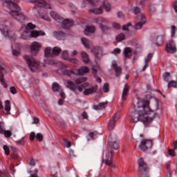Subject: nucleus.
Returning <instances> with one entry per match:
<instances>
[{
  "label": "nucleus",
  "mask_w": 177,
  "mask_h": 177,
  "mask_svg": "<svg viewBox=\"0 0 177 177\" xmlns=\"http://www.w3.org/2000/svg\"><path fill=\"white\" fill-rule=\"evenodd\" d=\"M150 102L148 100H138L137 104L134 105L133 111L129 113L128 118L133 124L142 122L145 127H149L153 122L158 114L150 109Z\"/></svg>",
  "instance_id": "1"
},
{
  "label": "nucleus",
  "mask_w": 177,
  "mask_h": 177,
  "mask_svg": "<svg viewBox=\"0 0 177 177\" xmlns=\"http://www.w3.org/2000/svg\"><path fill=\"white\" fill-rule=\"evenodd\" d=\"M7 4L8 9H10V15L15 20L19 23H24L27 21L28 19L24 14L21 13L20 6L15 3L12 2L10 0H1Z\"/></svg>",
  "instance_id": "2"
},
{
  "label": "nucleus",
  "mask_w": 177,
  "mask_h": 177,
  "mask_svg": "<svg viewBox=\"0 0 177 177\" xmlns=\"http://www.w3.org/2000/svg\"><path fill=\"white\" fill-rule=\"evenodd\" d=\"M34 28H35V25L32 24V23H28L26 27V30L22 32L21 38L22 39H28V38H37L39 35H45V32L42 30L30 31V30H34Z\"/></svg>",
  "instance_id": "3"
},
{
  "label": "nucleus",
  "mask_w": 177,
  "mask_h": 177,
  "mask_svg": "<svg viewBox=\"0 0 177 177\" xmlns=\"http://www.w3.org/2000/svg\"><path fill=\"white\" fill-rule=\"evenodd\" d=\"M51 17L55 20H57L59 23H62V27L64 30H67V28H70V27H73L74 26V21L69 19H63V18L60 17V15L56 13L55 12H51L50 13Z\"/></svg>",
  "instance_id": "4"
},
{
  "label": "nucleus",
  "mask_w": 177,
  "mask_h": 177,
  "mask_svg": "<svg viewBox=\"0 0 177 177\" xmlns=\"http://www.w3.org/2000/svg\"><path fill=\"white\" fill-rule=\"evenodd\" d=\"M138 165L140 176H150V168H149V165L145 161V158H140L138 160Z\"/></svg>",
  "instance_id": "5"
},
{
  "label": "nucleus",
  "mask_w": 177,
  "mask_h": 177,
  "mask_svg": "<svg viewBox=\"0 0 177 177\" xmlns=\"http://www.w3.org/2000/svg\"><path fill=\"white\" fill-rule=\"evenodd\" d=\"M24 59L28 64V68L32 73H37L41 67V63L34 57H30L27 55L24 57Z\"/></svg>",
  "instance_id": "6"
},
{
  "label": "nucleus",
  "mask_w": 177,
  "mask_h": 177,
  "mask_svg": "<svg viewBox=\"0 0 177 177\" xmlns=\"http://www.w3.org/2000/svg\"><path fill=\"white\" fill-rule=\"evenodd\" d=\"M31 3H35L36 6L33 7L35 13L39 15V8H44V9H52L50 3L46 2V0H30ZM37 10V12H35Z\"/></svg>",
  "instance_id": "7"
},
{
  "label": "nucleus",
  "mask_w": 177,
  "mask_h": 177,
  "mask_svg": "<svg viewBox=\"0 0 177 177\" xmlns=\"http://www.w3.org/2000/svg\"><path fill=\"white\" fill-rule=\"evenodd\" d=\"M77 91L79 92H82L85 96H88V95H92L93 93H96V91H97V86H92L91 88H89V83L84 82L81 84V86H78Z\"/></svg>",
  "instance_id": "8"
},
{
  "label": "nucleus",
  "mask_w": 177,
  "mask_h": 177,
  "mask_svg": "<svg viewBox=\"0 0 177 177\" xmlns=\"http://www.w3.org/2000/svg\"><path fill=\"white\" fill-rule=\"evenodd\" d=\"M113 150H106L105 153V157L103 158L102 162L109 167L111 169H113V168H116L115 164L113 162L112 158H113Z\"/></svg>",
  "instance_id": "9"
},
{
  "label": "nucleus",
  "mask_w": 177,
  "mask_h": 177,
  "mask_svg": "<svg viewBox=\"0 0 177 177\" xmlns=\"http://www.w3.org/2000/svg\"><path fill=\"white\" fill-rule=\"evenodd\" d=\"M152 146H153V140L143 139L140 142V144L139 145L138 147L140 150H141L142 151H146V150H148V149H151Z\"/></svg>",
  "instance_id": "10"
},
{
  "label": "nucleus",
  "mask_w": 177,
  "mask_h": 177,
  "mask_svg": "<svg viewBox=\"0 0 177 177\" xmlns=\"http://www.w3.org/2000/svg\"><path fill=\"white\" fill-rule=\"evenodd\" d=\"M41 46L42 44L37 41H33L32 43L30 46V52L32 56H37V55H38V53L39 52Z\"/></svg>",
  "instance_id": "11"
},
{
  "label": "nucleus",
  "mask_w": 177,
  "mask_h": 177,
  "mask_svg": "<svg viewBox=\"0 0 177 177\" xmlns=\"http://www.w3.org/2000/svg\"><path fill=\"white\" fill-rule=\"evenodd\" d=\"M165 50L167 53H175L176 52V45L174 40H170L167 42L165 47Z\"/></svg>",
  "instance_id": "12"
},
{
  "label": "nucleus",
  "mask_w": 177,
  "mask_h": 177,
  "mask_svg": "<svg viewBox=\"0 0 177 177\" xmlns=\"http://www.w3.org/2000/svg\"><path fill=\"white\" fill-rule=\"evenodd\" d=\"M119 119H120V115H118V113H115L113 115L109 122L108 123L109 131H113V129H114V127H115V122H117Z\"/></svg>",
  "instance_id": "13"
},
{
  "label": "nucleus",
  "mask_w": 177,
  "mask_h": 177,
  "mask_svg": "<svg viewBox=\"0 0 177 177\" xmlns=\"http://www.w3.org/2000/svg\"><path fill=\"white\" fill-rule=\"evenodd\" d=\"M109 145L113 150H118L120 146H118V140H117V136H114L113 138H110Z\"/></svg>",
  "instance_id": "14"
},
{
  "label": "nucleus",
  "mask_w": 177,
  "mask_h": 177,
  "mask_svg": "<svg viewBox=\"0 0 177 177\" xmlns=\"http://www.w3.org/2000/svg\"><path fill=\"white\" fill-rule=\"evenodd\" d=\"M89 73V68L86 66H82L80 68L75 69V75H84Z\"/></svg>",
  "instance_id": "15"
},
{
  "label": "nucleus",
  "mask_w": 177,
  "mask_h": 177,
  "mask_svg": "<svg viewBox=\"0 0 177 177\" xmlns=\"http://www.w3.org/2000/svg\"><path fill=\"white\" fill-rule=\"evenodd\" d=\"M1 32L3 37L7 38L8 39H11V38H13L12 34L10 33V29L6 26H3L1 29Z\"/></svg>",
  "instance_id": "16"
},
{
  "label": "nucleus",
  "mask_w": 177,
  "mask_h": 177,
  "mask_svg": "<svg viewBox=\"0 0 177 177\" xmlns=\"http://www.w3.org/2000/svg\"><path fill=\"white\" fill-rule=\"evenodd\" d=\"M145 23H146V18L145 17V15H142L141 21L137 22L134 25L135 30H141L142 27H143V26H145Z\"/></svg>",
  "instance_id": "17"
},
{
  "label": "nucleus",
  "mask_w": 177,
  "mask_h": 177,
  "mask_svg": "<svg viewBox=\"0 0 177 177\" xmlns=\"http://www.w3.org/2000/svg\"><path fill=\"white\" fill-rule=\"evenodd\" d=\"M112 67L113 70H115V77H118L119 75H121V73H122V68H121V66L117 64V62H113Z\"/></svg>",
  "instance_id": "18"
},
{
  "label": "nucleus",
  "mask_w": 177,
  "mask_h": 177,
  "mask_svg": "<svg viewBox=\"0 0 177 177\" xmlns=\"http://www.w3.org/2000/svg\"><path fill=\"white\" fill-rule=\"evenodd\" d=\"M155 41H156V44L158 46H161V45H162L164 42V36H162V35H156Z\"/></svg>",
  "instance_id": "19"
},
{
  "label": "nucleus",
  "mask_w": 177,
  "mask_h": 177,
  "mask_svg": "<svg viewBox=\"0 0 177 177\" xmlns=\"http://www.w3.org/2000/svg\"><path fill=\"white\" fill-rule=\"evenodd\" d=\"M45 57H53V48L50 47H46L44 49Z\"/></svg>",
  "instance_id": "20"
},
{
  "label": "nucleus",
  "mask_w": 177,
  "mask_h": 177,
  "mask_svg": "<svg viewBox=\"0 0 177 177\" xmlns=\"http://www.w3.org/2000/svg\"><path fill=\"white\" fill-rule=\"evenodd\" d=\"M96 31V28L95 26H86L84 30L85 35H89V34H93Z\"/></svg>",
  "instance_id": "21"
},
{
  "label": "nucleus",
  "mask_w": 177,
  "mask_h": 177,
  "mask_svg": "<svg viewBox=\"0 0 177 177\" xmlns=\"http://www.w3.org/2000/svg\"><path fill=\"white\" fill-rule=\"evenodd\" d=\"M65 85L67 88L71 89V91H75V90L77 89V87L75 86V84H74L71 80H67L66 82L65 83Z\"/></svg>",
  "instance_id": "22"
},
{
  "label": "nucleus",
  "mask_w": 177,
  "mask_h": 177,
  "mask_svg": "<svg viewBox=\"0 0 177 177\" xmlns=\"http://www.w3.org/2000/svg\"><path fill=\"white\" fill-rule=\"evenodd\" d=\"M106 106H107V102H100L97 105H93V110H103V109H106Z\"/></svg>",
  "instance_id": "23"
},
{
  "label": "nucleus",
  "mask_w": 177,
  "mask_h": 177,
  "mask_svg": "<svg viewBox=\"0 0 177 177\" xmlns=\"http://www.w3.org/2000/svg\"><path fill=\"white\" fill-rule=\"evenodd\" d=\"M4 114L6 115H10V101L6 100L5 102V111Z\"/></svg>",
  "instance_id": "24"
},
{
  "label": "nucleus",
  "mask_w": 177,
  "mask_h": 177,
  "mask_svg": "<svg viewBox=\"0 0 177 177\" xmlns=\"http://www.w3.org/2000/svg\"><path fill=\"white\" fill-rule=\"evenodd\" d=\"M132 56V50H131V48H126L124 50V57L125 59H129Z\"/></svg>",
  "instance_id": "25"
},
{
  "label": "nucleus",
  "mask_w": 177,
  "mask_h": 177,
  "mask_svg": "<svg viewBox=\"0 0 177 177\" xmlns=\"http://www.w3.org/2000/svg\"><path fill=\"white\" fill-rule=\"evenodd\" d=\"M129 94V87L126 86L122 91V100L124 102L127 100V97H128V95Z\"/></svg>",
  "instance_id": "26"
},
{
  "label": "nucleus",
  "mask_w": 177,
  "mask_h": 177,
  "mask_svg": "<svg viewBox=\"0 0 177 177\" xmlns=\"http://www.w3.org/2000/svg\"><path fill=\"white\" fill-rule=\"evenodd\" d=\"M54 36L57 39H59V41H62V39H64V37H66V33L63 32H55L54 33Z\"/></svg>",
  "instance_id": "27"
},
{
  "label": "nucleus",
  "mask_w": 177,
  "mask_h": 177,
  "mask_svg": "<svg viewBox=\"0 0 177 177\" xmlns=\"http://www.w3.org/2000/svg\"><path fill=\"white\" fill-rule=\"evenodd\" d=\"M101 8L104 9L105 12H110L111 10V5L109 3V1H104Z\"/></svg>",
  "instance_id": "28"
},
{
  "label": "nucleus",
  "mask_w": 177,
  "mask_h": 177,
  "mask_svg": "<svg viewBox=\"0 0 177 177\" xmlns=\"http://www.w3.org/2000/svg\"><path fill=\"white\" fill-rule=\"evenodd\" d=\"M153 57L152 54H148L146 59H145V64L144 67L142 68V71H145L147 67H149V63H150V60H151V58Z\"/></svg>",
  "instance_id": "29"
},
{
  "label": "nucleus",
  "mask_w": 177,
  "mask_h": 177,
  "mask_svg": "<svg viewBox=\"0 0 177 177\" xmlns=\"http://www.w3.org/2000/svg\"><path fill=\"white\" fill-rule=\"evenodd\" d=\"M62 52V48L55 46L53 48V57H56V56H59L60 53Z\"/></svg>",
  "instance_id": "30"
},
{
  "label": "nucleus",
  "mask_w": 177,
  "mask_h": 177,
  "mask_svg": "<svg viewBox=\"0 0 177 177\" xmlns=\"http://www.w3.org/2000/svg\"><path fill=\"white\" fill-rule=\"evenodd\" d=\"M64 75H67L68 77H71L73 75H75V69L73 71V69L71 70H64L63 71Z\"/></svg>",
  "instance_id": "31"
},
{
  "label": "nucleus",
  "mask_w": 177,
  "mask_h": 177,
  "mask_svg": "<svg viewBox=\"0 0 177 177\" xmlns=\"http://www.w3.org/2000/svg\"><path fill=\"white\" fill-rule=\"evenodd\" d=\"M81 57L82 62L84 63H89V57L88 56V54L85 52H82L81 53Z\"/></svg>",
  "instance_id": "32"
},
{
  "label": "nucleus",
  "mask_w": 177,
  "mask_h": 177,
  "mask_svg": "<svg viewBox=\"0 0 177 177\" xmlns=\"http://www.w3.org/2000/svg\"><path fill=\"white\" fill-rule=\"evenodd\" d=\"M88 12H90V13H93L94 15H102V13H103V9L100 7L99 8L89 10Z\"/></svg>",
  "instance_id": "33"
},
{
  "label": "nucleus",
  "mask_w": 177,
  "mask_h": 177,
  "mask_svg": "<svg viewBox=\"0 0 177 177\" xmlns=\"http://www.w3.org/2000/svg\"><path fill=\"white\" fill-rule=\"evenodd\" d=\"M95 22L98 23V24L100 25V26H102L103 24H106L107 19H106L104 18L99 17L95 19Z\"/></svg>",
  "instance_id": "34"
},
{
  "label": "nucleus",
  "mask_w": 177,
  "mask_h": 177,
  "mask_svg": "<svg viewBox=\"0 0 177 177\" xmlns=\"http://www.w3.org/2000/svg\"><path fill=\"white\" fill-rule=\"evenodd\" d=\"M4 76L5 75L3 74V72L0 71V82L3 85V88H8V84H6V82H5V80H3Z\"/></svg>",
  "instance_id": "35"
},
{
  "label": "nucleus",
  "mask_w": 177,
  "mask_h": 177,
  "mask_svg": "<svg viewBox=\"0 0 177 177\" xmlns=\"http://www.w3.org/2000/svg\"><path fill=\"white\" fill-rule=\"evenodd\" d=\"M82 44L85 46V48H87L89 49V40H88L85 37H82L81 39Z\"/></svg>",
  "instance_id": "36"
},
{
  "label": "nucleus",
  "mask_w": 177,
  "mask_h": 177,
  "mask_svg": "<svg viewBox=\"0 0 177 177\" xmlns=\"http://www.w3.org/2000/svg\"><path fill=\"white\" fill-rule=\"evenodd\" d=\"M88 78L87 77H80L75 80V84L80 85V84H82V82H86Z\"/></svg>",
  "instance_id": "37"
},
{
  "label": "nucleus",
  "mask_w": 177,
  "mask_h": 177,
  "mask_svg": "<svg viewBox=\"0 0 177 177\" xmlns=\"http://www.w3.org/2000/svg\"><path fill=\"white\" fill-rule=\"evenodd\" d=\"M10 156L12 160H19V154H17V150L14 149L11 153Z\"/></svg>",
  "instance_id": "38"
},
{
  "label": "nucleus",
  "mask_w": 177,
  "mask_h": 177,
  "mask_svg": "<svg viewBox=\"0 0 177 177\" xmlns=\"http://www.w3.org/2000/svg\"><path fill=\"white\" fill-rule=\"evenodd\" d=\"M115 39L117 42H121V41H124V39H125V35L120 33L116 37Z\"/></svg>",
  "instance_id": "39"
},
{
  "label": "nucleus",
  "mask_w": 177,
  "mask_h": 177,
  "mask_svg": "<svg viewBox=\"0 0 177 177\" xmlns=\"http://www.w3.org/2000/svg\"><path fill=\"white\" fill-rule=\"evenodd\" d=\"M93 51L95 52V57L96 59H99V55H100V52H102V50L99 47H95Z\"/></svg>",
  "instance_id": "40"
},
{
  "label": "nucleus",
  "mask_w": 177,
  "mask_h": 177,
  "mask_svg": "<svg viewBox=\"0 0 177 177\" xmlns=\"http://www.w3.org/2000/svg\"><path fill=\"white\" fill-rule=\"evenodd\" d=\"M6 130V129L5 128V123L2 121H0V134H3V132H5Z\"/></svg>",
  "instance_id": "41"
},
{
  "label": "nucleus",
  "mask_w": 177,
  "mask_h": 177,
  "mask_svg": "<svg viewBox=\"0 0 177 177\" xmlns=\"http://www.w3.org/2000/svg\"><path fill=\"white\" fill-rule=\"evenodd\" d=\"M176 86L177 82L174 80L170 81L167 85V88H176Z\"/></svg>",
  "instance_id": "42"
},
{
  "label": "nucleus",
  "mask_w": 177,
  "mask_h": 177,
  "mask_svg": "<svg viewBox=\"0 0 177 177\" xmlns=\"http://www.w3.org/2000/svg\"><path fill=\"white\" fill-rule=\"evenodd\" d=\"M166 169H167L168 176L167 177H172V170H171V165L167 164Z\"/></svg>",
  "instance_id": "43"
},
{
  "label": "nucleus",
  "mask_w": 177,
  "mask_h": 177,
  "mask_svg": "<svg viewBox=\"0 0 177 177\" xmlns=\"http://www.w3.org/2000/svg\"><path fill=\"white\" fill-rule=\"evenodd\" d=\"M12 54L13 56H20V48H17V49H12Z\"/></svg>",
  "instance_id": "44"
},
{
  "label": "nucleus",
  "mask_w": 177,
  "mask_h": 177,
  "mask_svg": "<svg viewBox=\"0 0 177 177\" xmlns=\"http://www.w3.org/2000/svg\"><path fill=\"white\" fill-rule=\"evenodd\" d=\"M62 57L64 59V60H68V51H63L62 53Z\"/></svg>",
  "instance_id": "45"
},
{
  "label": "nucleus",
  "mask_w": 177,
  "mask_h": 177,
  "mask_svg": "<svg viewBox=\"0 0 177 177\" xmlns=\"http://www.w3.org/2000/svg\"><path fill=\"white\" fill-rule=\"evenodd\" d=\"M88 136L91 139H97V131L91 132L88 133Z\"/></svg>",
  "instance_id": "46"
},
{
  "label": "nucleus",
  "mask_w": 177,
  "mask_h": 177,
  "mask_svg": "<svg viewBox=\"0 0 177 177\" xmlns=\"http://www.w3.org/2000/svg\"><path fill=\"white\" fill-rule=\"evenodd\" d=\"M44 62L46 64H50L51 66H55V64H56V61L53 59H45Z\"/></svg>",
  "instance_id": "47"
},
{
  "label": "nucleus",
  "mask_w": 177,
  "mask_h": 177,
  "mask_svg": "<svg viewBox=\"0 0 177 177\" xmlns=\"http://www.w3.org/2000/svg\"><path fill=\"white\" fill-rule=\"evenodd\" d=\"M36 139L38 142H42L44 140V136L41 133H38L36 134Z\"/></svg>",
  "instance_id": "48"
},
{
  "label": "nucleus",
  "mask_w": 177,
  "mask_h": 177,
  "mask_svg": "<svg viewBox=\"0 0 177 177\" xmlns=\"http://www.w3.org/2000/svg\"><path fill=\"white\" fill-rule=\"evenodd\" d=\"M171 38H174V37H175V34L176 32V26H171Z\"/></svg>",
  "instance_id": "49"
},
{
  "label": "nucleus",
  "mask_w": 177,
  "mask_h": 177,
  "mask_svg": "<svg viewBox=\"0 0 177 177\" xmlns=\"http://www.w3.org/2000/svg\"><path fill=\"white\" fill-rule=\"evenodd\" d=\"M103 90L105 93H107L110 91V85L109 83H105L103 86Z\"/></svg>",
  "instance_id": "50"
},
{
  "label": "nucleus",
  "mask_w": 177,
  "mask_h": 177,
  "mask_svg": "<svg viewBox=\"0 0 177 177\" xmlns=\"http://www.w3.org/2000/svg\"><path fill=\"white\" fill-rule=\"evenodd\" d=\"M59 89H60V85H59V84L57 83H54L53 84V90L54 91V92H57Z\"/></svg>",
  "instance_id": "51"
},
{
  "label": "nucleus",
  "mask_w": 177,
  "mask_h": 177,
  "mask_svg": "<svg viewBox=\"0 0 177 177\" xmlns=\"http://www.w3.org/2000/svg\"><path fill=\"white\" fill-rule=\"evenodd\" d=\"M100 28L102 31H103V32H107V31L110 30V28L107 27V26L100 25Z\"/></svg>",
  "instance_id": "52"
},
{
  "label": "nucleus",
  "mask_w": 177,
  "mask_h": 177,
  "mask_svg": "<svg viewBox=\"0 0 177 177\" xmlns=\"http://www.w3.org/2000/svg\"><path fill=\"white\" fill-rule=\"evenodd\" d=\"M0 177H9V174L5 170H0Z\"/></svg>",
  "instance_id": "53"
},
{
  "label": "nucleus",
  "mask_w": 177,
  "mask_h": 177,
  "mask_svg": "<svg viewBox=\"0 0 177 177\" xmlns=\"http://www.w3.org/2000/svg\"><path fill=\"white\" fill-rule=\"evenodd\" d=\"M3 133L6 138H10L12 136V132L9 130L4 131Z\"/></svg>",
  "instance_id": "54"
},
{
  "label": "nucleus",
  "mask_w": 177,
  "mask_h": 177,
  "mask_svg": "<svg viewBox=\"0 0 177 177\" xmlns=\"http://www.w3.org/2000/svg\"><path fill=\"white\" fill-rule=\"evenodd\" d=\"M3 150H4L5 154L6 156H9V154H10V151L9 150V147H8L7 145L3 146Z\"/></svg>",
  "instance_id": "55"
},
{
  "label": "nucleus",
  "mask_w": 177,
  "mask_h": 177,
  "mask_svg": "<svg viewBox=\"0 0 177 177\" xmlns=\"http://www.w3.org/2000/svg\"><path fill=\"white\" fill-rule=\"evenodd\" d=\"M140 8L139 7H134L133 8V13H134V15H138V13H140Z\"/></svg>",
  "instance_id": "56"
},
{
  "label": "nucleus",
  "mask_w": 177,
  "mask_h": 177,
  "mask_svg": "<svg viewBox=\"0 0 177 177\" xmlns=\"http://www.w3.org/2000/svg\"><path fill=\"white\" fill-rule=\"evenodd\" d=\"M64 145L66 147L70 148L71 147V142L70 141H67V139H64Z\"/></svg>",
  "instance_id": "57"
},
{
  "label": "nucleus",
  "mask_w": 177,
  "mask_h": 177,
  "mask_svg": "<svg viewBox=\"0 0 177 177\" xmlns=\"http://www.w3.org/2000/svg\"><path fill=\"white\" fill-rule=\"evenodd\" d=\"M175 150L176 149H169L168 150V154L169 156H171V157H175L176 154H175Z\"/></svg>",
  "instance_id": "58"
},
{
  "label": "nucleus",
  "mask_w": 177,
  "mask_h": 177,
  "mask_svg": "<svg viewBox=\"0 0 177 177\" xmlns=\"http://www.w3.org/2000/svg\"><path fill=\"white\" fill-rule=\"evenodd\" d=\"M112 26L113 28H115V30H120V28H121V25L115 22L112 24Z\"/></svg>",
  "instance_id": "59"
},
{
  "label": "nucleus",
  "mask_w": 177,
  "mask_h": 177,
  "mask_svg": "<svg viewBox=\"0 0 177 177\" xmlns=\"http://www.w3.org/2000/svg\"><path fill=\"white\" fill-rule=\"evenodd\" d=\"M10 92L12 94V95H16V93H17V90H16V88L15 86H11L10 88Z\"/></svg>",
  "instance_id": "60"
},
{
  "label": "nucleus",
  "mask_w": 177,
  "mask_h": 177,
  "mask_svg": "<svg viewBox=\"0 0 177 177\" xmlns=\"http://www.w3.org/2000/svg\"><path fill=\"white\" fill-rule=\"evenodd\" d=\"M68 62H70V63H73V64H78V59H75V58H69Z\"/></svg>",
  "instance_id": "61"
},
{
  "label": "nucleus",
  "mask_w": 177,
  "mask_h": 177,
  "mask_svg": "<svg viewBox=\"0 0 177 177\" xmlns=\"http://www.w3.org/2000/svg\"><path fill=\"white\" fill-rule=\"evenodd\" d=\"M128 27H131V23L124 25L122 28L124 31H129V29H128Z\"/></svg>",
  "instance_id": "62"
},
{
  "label": "nucleus",
  "mask_w": 177,
  "mask_h": 177,
  "mask_svg": "<svg viewBox=\"0 0 177 177\" xmlns=\"http://www.w3.org/2000/svg\"><path fill=\"white\" fill-rule=\"evenodd\" d=\"M35 138H36L35 133L32 131L30 133V140L32 141V140H34V139H35Z\"/></svg>",
  "instance_id": "63"
},
{
  "label": "nucleus",
  "mask_w": 177,
  "mask_h": 177,
  "mask_svg": "<svg viewBox=\"0 0 177 177\" xmlns=\"http://www.w3.org/2000/svg\"><path fill=\"white\" fill-rule=\"evenodd\" d=\"M172 6L176 12L177 13V0L174 1L172 3Z\"/></svg>",
  "instance_id": "64"
}]
</instances>
